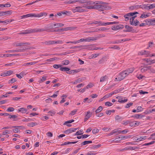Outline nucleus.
Segmentation results:
<instances>
[{"mask_svg":"<svg viewBox=\"0 0 155 155\" xmlns=\"http://www.w3.org/2000/svg\"><path fill=\"white\" fill-rule=\"evenodd\" d=\"M144 61L147 62L150 65L151 64L154 63H155V60H151L150 59H144Z\"/></svg>","mask_w":155,"mask_h":155,"instance_id":"19","label":"nucleus"},{"mask_svg":"<svg viewBox=\"0 0 155 155\" xmlns=\"http://www.w3.org/2000/svg\"><path fill=\"white\" fill-rule=\"evenodd\" d=\"M147 137L146 136H142L139 137L138 138L137 137L135 138V140L136 141H140L146 139Z\"/></svg>","mask_w":155,"mask_h":155,"instance_id":"16","label":"nucleus"},{"mask_svg":"<svg viewBox=\"0 0 155 155\" xmlns=\"http://www.w3.org/2000/svg\"><path fill=\"white\" fill-rule=\"evenodd\" d=\"M81 69H79L77 70H72L68 72H67V73L69 74L76 73L81 71Z\"/></svg>","mask_w":155,"mask_h":155,"instance_id":"18","label":"nucleus"},{"mask_svg":"<svg viewBox=\"0 0 155 155\" xmlns=\"http://www.w3.org/2000/svg\"><path fill=\"white\" fill-rule=\"evenodd\" d=\"M124 27V26L122 25H114L112 27V30L114 31L120 29H122Z\"/></svg>","mask_w":155,"mask_h":155,"instance_id":"7","label":"nucleus"},{"mask_svg":"<svg viewBox=\"0 0 155 155\" xmlns=\"http://www.w3.org/2000/svg\"><path fill=\"white\" fill-rule=\"evenodd\" d=\"M82 7L89 9H94V8H93V6H91L87 5H84Z\"/></svg>","mask_w":155,"mask_h":155,"instance_id":"40","label":"nucleus"},{"mask_svg":"<svg viewBox=\"0 0 155 155\" xmlns=\"http://www.w3.org/2000/svg\"><path fill=\"white\" fill-rule=\"evenodd\" d=\"M137 112H139L142 111L143 110V109L141 107L138 106L137 108Z\"/></svg>","mask_w":155,"mask_h":155,"instance_id":"47","label":"nucleus"},{"mask_svg":"<svg viewBox=\"0 0 155 155\" xmlns=\"http://www.w3.org/2000/svg\"><path fill=\"white\" fill-rule=\"evenodd\" d=\"M30 45L29 43H18V42H15L13 44V45L15 46H19L25 45Z\"/></svg>","mask_w":155,"mask_h":155,"instance_id":"8","label":"nucleus"},{"mask_svg":"<svg viewBox=\"0 0 155 155\" xmlns=\"http://www.w3.org/2000/svg\"><path fill=\"white\" fill-rule=\"evenodd\" d=\"M13 73V71H7L6 72L2 73L1 75V76L4 77L9 76Z\"/></svg>","mask_w":155,"mask_h":155,"instance_id":"9","label":"nucleus"},{"mask_svg":"<svg viewBox=\"0 0 155 155\" xmlns=\"http://www.w3.org/2000/svg\"><path fill=\"white\" fill-rule=\"evenodd\" d=\"M150 66H148L143 68L141 69V71L142 73L146 71L147 70L149 69L150 68Z\"/></svg>","mask_w":155,"mask_h":155,"instance_id":"32","label":"nucleus"},{"mask_svg":"<svg viewBox=\"0 0 155 155\" xmlns=\"http://www.w3.org/2000/svg\"><path fill=\"white\" fill-rule=\"evenodd\" d=\"M62 64L64 65H67L69 63V61L68 60H64L62 61Z\"/></svg>","mask_w":155,"mask_h":155,"instance_id":"50","label":"nucleus"},{"mask_svg":"<svg viewBox=\"0 0 155 155\" xmlns=\"http://www.w3.org/2000/svg\"><path fill=\"white\" fill-rule=\"evenodd\" d=\"M27 111V110L26 108H21L18 109V111L19 112H21L22 113H24L26 112Z\"/></svg>","mask_w":155,"mask_h":155,"instance_id":"30","label":"nucleus"},{"mask_svg":"<svg viewBox=\"0 0 155 155\" xmlns=\"http://www.w3.org/2000/svg\"><path fill=\"white\" fill-rule=\"evenodd\" d=\"M144 117L145 116L142 114H136L132 116V117L137 118H142Z\"/></svg>","mask_w":155,"mask_h":155,"instance_id":"21","label":"nucleus"},{"mask_svg":"<svg viewBox=\"0 0 155 155\" xmlns=\"http://www.w3.org/2000/svg\"><path fill=\"white\" fill-rule=\"evenodd\" d=\"M63 43V41L61 40H58L56 41H52V45L55 44H61Z\"/></svg>","mask_w":155,"mask_h":155,"instance_id":"38","label":"nucleus"},{"mask_svg":"<svg viewBox=\"0 0 155 155\" xmlns=\"http://www.w3.org/2000/svg\"><path fill=\"white\" fill-rule=\"evenodd\" d=\"M77 129H70L64 131V133L69 134L73 132H74Z\"/></svg>","mask_w":155,"mask_h":155,"instance_id":"22","label":"nucleus"},{"mask_svg":"<svg viewBox=\"0 0 155 155\" xmlns=\"http://www.w3.org/2000/svg\"><path fill=\"white\" fill-rule=\"evenodd\" d=\"M74 29V27H67L61 29H58L57 31H67L68 30H71Z\"/></svg>","mask_w":155,"mask_h":155,"instance_id":"10","label":"nucleus"},{"mask_svg":"<svg viewBox=\"0 0 155 155\" xmlns=\"http://www.w3.org/2000/svg\"><path fill=\"white\" fill-rule=\"evenodd\" d=\"M107 76L106 75L100 78V82H103L105 81L107 79Z\"/></svg>","mask_w":155,"mask_h":155,"instance_id":"34","label":"nucleus"},{"mask_svg":"<svg viewBox=\"0 0 155 155\" xmlns=\"http://www.w3.org/2000/svg\"><path fill=\"white\" fill-rule=\"evenodd\" d=\"M46 30L45 28H35V29H32L27 30L25 31L19 33V34L21 35V34H28L30 33L36 32H42Z\"/></svg>","mask_w":155,"mask_h":155,"instance_id":"1","label":"nucleus"},{"mask_svg":"<svg viewBox=\"0 0 155 155\" xmlns=\"http://www.w3.org/2000/svg\"><path fill=\"white\" fill-rule=\"evenodd\" d=\"M60 70L62 71H70V69L66 67H61Z\"/></svg>","mask_w":155,"mask_h":155,"instance_id":"29","label":"nucleus"},{"mask_svg":"<svg viewBox=\"0 0 155 155\" xmlns=\"http://www.w3.org/2000/svg\"><path fill=\"white\" fill-rule=\"evenodd\" d=\"M19 55L18 54H4L3 55V56H6V57H12L13 56H17V55Z\"/></svg>","mask_w":155,"mask_h":155,"instance_id":"27","label":"nucleus"},{"mask_svg":"<svg viewBox=\"0 0 155 155\" xmlns=\"http://www.w3.org/2000/svg\"><path fill=\"white\" fill-rule=\"evenodd\" d=\"M65 4H69L74 3V1H72L71 0H69L68 1H65L64 2Z\"/></svg>","mask_w":155,"mask_h":155,"instance_id":"46","label":"nucleus"},{"mask_svg":"<svg viewBox=\"0 0 155 155\" xmlns=\"http://www.w3.org/2000/svg\"><path fill=\"white\" fill-rule=\"evenodd\" d=\"M138 14V12H130L124 15V17L125 16L129 17L131 16H133L136 14Z\"/></svg>","mask_w":155,"mask_h":155,"instance_id":"13","label":"nucleus"},{"mask_svg":"<svg viewBox=\"0 0 155 155\" xmlns=\"http://www.w3.org/2000/svg\"><path fill=\"white\" fill-rule=\"evenodd\" d=\"M135 147H131V146H129V147H125V148L124 149H124V150H134L135 149Z\"/></svg>","mask_w":155,"mask_h":155,"instance_id":"37","label":"nucleus"},{"mask_svg":"<svg viewBox=\"0 0 155 155\" xmlns=\"http://www.w3.org/2000/svg\"><path fill=\"white\" fill-rule=\"evenodd\" d=\"M22 126H12V128H15V129L13 130V131L15 133H17L19 131V130H18L19 128L20 127H22Z\"/></svg>","mask_w":155,"mask_h":155,"instance_id":"15","label":"nucleus"},{"mask_svg":"<svg viewBox=\"0 0 155 155\" xmlns=\"http://www.w3.org/2000/svg\"><path fill=\"white\" fill-rule=\"evenodd\" d=\"M83 134V130H80L78 131L75 134V135H80Z\"/></svg>","mask_w":155,"mask_h":155,"instance_id":"44","label":"nucleus"},{"mask_svg":"<svg viewBox=\"0 0 155 155\" xmlns=\"http://www.w3.org/2000/svg\"><path fill=\"white\" fill-rule=\"evenodd\" d=\"M121 140L120 139V137H119L118 138H116L114 140H113L112 141V142H113L115 141L116 143H117L118 141Z\"/></svg>","mask_w":155,"mask_h":155,"instance_id":"57","label":"nucleus"},{"mask_svg":"<svg viewBox=\"0 0 155 155\" xmlns=\"http://www.w3.org/2000/svg\"><path fill=\"white\" fill-rule=\"evenodd\" d=\"M90 45H80L78 46H75L71 47V49H75L77 48H86L87 46H89Z\"/></svg>","mask_w":155,"mask_h":155,"instance_id":"24","label":"nucleus"},{"mask_svg":"<svg viewBox=\"0 0 155 155\" xmlns=\"http://www.w3.org/2000/svg\"><path fill=\"white\" fill-rule=\"evenodd\" d=\"M99 130L97 128H95L92 130V133L94 134H95L96 133H98L99 132Z\"/></svg>","mask_w":155,"mask_h":155,"instance_id":"61","label":"nucleus"},{"mask_svg":"<svg viewBox=\"0 0 155 155\" xmlns=\"http://www.w3.org/2000/svg\"><path fill=\"white\" fill-rule=\"evenodd\" d=\"M126 77L123 71L119 73L117 78H115V81H120L123 80Z\"/></svg>","mask_w":155,"mask_h":155,"instance_id":"5","label":"nucleus"},{"mask_svg":"<svg viewBox=\"0 0 155 155\" xmlns=\"http://www.w3.org/2000/svg\"><path fill=\"white\" fill-rule=\"evenodd\" d=\"M113 104L111 102L108 101L106 102L105 103V105L108 106H111Z\"/></svg>","mask_w":155,"mask_h":155,"instance_id":"56","label":"nucleus"},{"mask_svg":"<svg viewBox=\"0 0 155 155\" xmlns=\"http://www.w3.org/2000/svg\"><path fill=\"white\" fill-rule=\"evenodd\" d=\"M74 120H71L69 121H67L65 122L64 124H63L64 125H65L66 124H68V123H71L72 122H74Z\"/></svg>","mask_w":155,"mask_h":155,"instance_id":"52","label":"nucleus"},{"mask_svg":"<svg viewBox=\"0 0 155 155\" xmlns=\"http://www.w3.org/2000/svg\"><path fill=\"white\" fill-rule=\"evenodd\" d=\"M120 139L121 140L122 139H126L129 138H130L131 137L130 135L128 136H120Z\"/></svg>","mask_w":155,"mask_h":155,"instance_id":"36","label":"nucleus"},{"mask_svg":"<svg viewBox=\"0 0 155 155\" xmlns=\"http://www.w3.org/2000/svg\"><path fill=\"white\" fill-rule=\"evenodd\" d=\"M85 4H84V5H92L93 4H99V2H90V1H88V2H86L85 3Z\"/></svg>","mask_w":155,"mask_h":155,"instance_id":"26","label":"nucleus"},{"mask_svg":"<svg viewBox=\"0 0 155 155\" xmlns=\"http://www.w3.org/2000/svg\"><path fill=\"white\" fill-rule=\"evenodd\" d=\"M134 69L133 68H130L127 69L125 70V71L127 74L128 75L129 74L132 73L134 71Z\"/></svg>","mask_w":155,"mask_h":155,"instance_id":"25","label":"nucleus"},{"mask_svg":"<svg viewBox=\"0 0 155 155\" xmlns=\"http://www.w3.org/2000/svg\"><path fill=\"white\" fill-rule=\"evenodd\" d=\"M62 65H57V64H54L53 65V67L56 69H58L59 68H61V67Z\"/></svg>","mask_w":155,"mask_h":155,"instance_id":"60","label":"nucleus"},{"mask_svg":"<svg viewBox=\"0 0 155 155\" xmlns=\"http://www.w3.org/2000/svg\"><path fill=\"white\" fill-rule=\"evenodd\" d=\"M92 114V113H91L90 111H88L87 112V114L85 116V117L84 119V121H87L89 118H90Z\"/></svg>","mask_w":155,"mask_h":155,"instance_id":"14","label":"nucleus"},{"mask_svg":"<svg viewBox=\"0 0 155 155\" xmlns=\"http://www.w3.org/2000/svg\"><path fill=\"white\" fill-rule=\"evenodd\" d=\"M93 23L94 24H98L100 26H103V24L102 22H101V21H93Z\"/></svg>","mask_w":155,"mask_h":155,"instance_id":"39","label":"nucleus"},{"mask_svg":"<svg viewBox=\"0 0 155 155\" xmlns=\"http://www.w3.org/2000/svg\"><path fill=\"white\" fill-rule=\"evenodd\" d=\"M99 2L98 4H95V5H93V8H94V9H96L99 10H107L108 9L109 7L107 6L99 5V4L101 3V2Z\"/></svg>","mask_w":155,"mask_h":155,"instance_id":"2","label":"nucleus"},{"mask_svg":"<svg viewBox=\"0 0 155 155\" xmlns=\"http://www.w3.org/2000/svg\"><path fill=\"white\" fill-rule=\"evenodd\" d=\"M149 15L148 14H144V13L142 14L140 17V18H146L147 17H148Z\"/></svg>","mask_w":155,"mask_h":155,"instance_id":"48","label":"nucleus"},{"mask_svg":"<svg viewBox=\"0 0 155 155\" xmlns=\"http://www.w3.org/2000/svg\"><path fill=\"white\" fill-rule=\"evenodd\" d=\"M97 39V37H90L88 38H85V42H90L91 41L96 40Z\"/></svg>","mask_w":155,"mask_h":155,"instance_id":"12","label":"nucleus"},{"mask_svg":"<svg viewBox=\"0 0 155 155\" xmlns=\"http://www.w3.org/2000/svg\"><path fill=\"white\" fill-rule=\"evenodd\" d=\"M107 57L106 56L103 57L102 58L99 60L98 63L100 64H104L105 61H107Z\"/></svg>","mask_w":155,"mask_h":155,"instance_id":"17","label":"nucleus"},{"mask_svg":"<svg viewBox=\"0 0 155 155\" xmlns=\"http://www.w3.org/2000/svg\"><path fill=\"white\" fill-rule=\"evenodd\" d=\"M133 104V103H129L127 104L125 107V108H128L129 107L131 106H132Z\"/></svg>","mask_w":155,"mask_h":155,"instance_id":"62","label":"nucleus"},{"mask_svg":"<svg viewBox=\"0 0 155 155\" xmlns=\"http://www.w3.org/2000/svg\"><path fill=\"white\" fill-rule=\"evenodd\" d=\"M154 19H149L148 21L150 23V25H155V21H153Z\"/></svg>","mask_w":155,"mask_h":155,"instance_id":"45","label":"nucleus"},{"mask_svg":"<svg viewBox=\"0 0 155 155\" xmlns=\"http://www.w3.org/2000/svg\"><path fill=\"white\" fill-rule=\"evenodd\" d=\"M37 125V123H29L28 124V126H31L32 127H33L35 125Z\"/></svg>","mask_w":155,"mask_h":155,"instance_id":"49","label":"nucleus"},{"mask_svg":"<svg viewBox=\"0 0 155 155\" xmlns=\"http://www.w3.org/2000/svg\"><path fill=\"white\" fill-rule=\"evenodd\" d=\"M85 38H81L78 41H75L76 42V44H77V43H80V42H83V41L85 42Z\"/></svg>","mask_w":155,"mask_h":155,"instance_id":"53","label":"nucleus"},{"mask_svg":"<svg viewBox=\"0 0 155 155\" xmlns=\"http://www.w3.org/2000/svg\"><path fill=\"white\" fill-rule=\"evenodd\" d=\"M82 81L81 79L80 78H78L73 83L74 84H77L78 83H80Z\"/></svg>","mask_w":155,"mask_h":155,"instance_id":"55","label":"nucleus"},{"mask_svg":"<svg viewBox=\"0 0 155 155\" xmlns=\"http://www.w3.org/2000/svg\"><path fill=\"white\" fill-rule=\"evenodd\" d=\"M16 76L18 78L20 79L23 76V75L21 72V73L20 74H16Z\"/></svg>","mask_w":155,"mask_h":155,"instance_id":"58","label":"nucleus"},{"mask_svg":"<svg viewBox=\"0 0 155 155\" xmlns=\"http://www.w3.org/2000/svg\"><path fill=\"white\" fill-rule=\"evenodd\" d=\"M126 77L123 71L119 73L117 78H115V81H120L123 80Z\"/></svg>","mask_w":155,"mask_h":155,"instance_id":"4","label":"nucleus"},{"mask_svg":"<svg viewBox=\"0 0 155 155\" xmlns=\"http://www.w3.org/2000/svg\"><path fill=\"white\" fill-rule=\"evenodd\" d=\"M127 99H124V100H120L119 99L118 100V102L120 103H124L127 102Z\"/></svg>","mask_w":155,"mask_h":155,"instance_id":"63","label":"nucleus"},{"mask_svg":"<svg viewBox=\"0 0 155 155\" xmlns=\"http://www.w3.org/2000/svg\"><path fill=\"white\" fill-rule=\"evenodd\" d=\"M14 110V109L13 107H9L6 110L7 112H12Z\"/></svg>","mask_w":155,"mask_h":155,"instance_id":"54","label":"nucleus"},{"mask_svg":"<svg viewBox=\"0 0 155 155\" xmlns=\"http://www.w3.org/2000/svg\"><path fill=\"white\" fill-rule=\"evenodd\" d=\"M155 8V4H151L149 6H146L145 7V9H151Z\"/></svg>","mask_w":155,"mask_h":155,"instance_id":"28","label":"nucleus"},{"mask_svg":"<svg viewBox=\"0 0 155 155\" xmlns=\"http://www.w3.org/2000/svg\"><path fill=\"white\" fill-rule=\"evenodd\" d=\"M140 53L141 55H147L149 54V52L144 50L143 51H141L140 52Z\"/></svg>","mask_w":155,"mask_h":155,"instance_id":"35","label":"nucleus"},{"mask_svg":"<svg viewBox=\"0 0 155 155\" xmlns=\"http://www.w3.org/2000/svg\"><path fill=\"white\" fill-rule=\"evenodd\" d=\"M37 62L26 63L24 64V65H25V66L27 65H33L35 64Z\"/></svg>","mask_w":155,"mask_h":155,"instance_id":"42","label":"nucleus"},{"mask_svg":"<svg viewBox=\"0 0 155 155\" xmlns=\"http://www.w3.org/2000/svg\"><path fill=\"white\" fill-rule=\"evenodd\" d=\"M125 28L127 29V30H126V31L130 32L132 31V27H130L127 25H126L125 26Z\"/></svg>","mask_w":155,"mask_h":155,"instance_id":"31","label":"nucleus"},{"mask_svg":"<svg viewBox=\"0 0 155 155\" xmlns=\"http://www.w3.org/2000/svg\"><path fill=\"white\" fill-rule=\"evenodd\" d=\"M92 143V141H88V140H86L84 141L82 143H81V146H82L83 145H86L87 144L90 143Z\"/></svg>","mask_w":155,"mask_h":155,"instance_id":"33","label":"nucleus"},{"mask_svg":"<svg viewBox=\"0 0 155 155\" xmlns=\"http://www.w3.org/2000/svg\"><path fill=\"white\" fill-rule=\"evenodd\" d=\"M64 25V24L60 23H57L54 24V28H57L61 27Z\"/></svg>","mask_w":155,"mask_h":155,"instance_id":"23","label":"nucleus"},{"mask_svg":"<svg viewBox=\"0 0 155 155\" xmlns=\"http://www.w3.org/2000/svg\"><path fill=\"white\" fill-rule=\"evenodd\" d=\"M11 5L9 3H6L5 4H3V8L5 7H9L11 6Z\"/></svg>","mask_w":155,"mask_h":155,"instance_id":"64","label":"nucleus"},{"mask_svg":"<svg viewBox=\"0 0 155 155\" xmlns=\"http://www.w3.org/2000/svg\"><path fill=\"white\" fill-rule=\"evenodd\" d=\"M103 109V107L101 106L99 107L95 111L96 114L98 113L101 111Z\"/></svg>","mask_w":155,"mask_h":155,"instance_id":"41","label":"nucleus"},{"mask_svg":"<svg viewBox=\"0 0 155 155\" xmlns=\"http://www.w3.org/2000/svg\"><path fill=\"white\" fill-rule=\"evenodd\" d=\"M44 14H45V13H41L40 14H27V16L28 17H40L42 16Z\"/></svg>","mask_w":155,"mask_h":155,"instance_id":"6","label":"nucleus"},{"mask_svg":"<svg viewBox=\"0 0 155 155\" xmlns=\"http://www.w3.org/2000/svg\"><path fill=\"white\" fill-rule=\"evenodd\" d=\"M21 48H23V49H18L15 50V52H23L25 50L31 49V47H29L28 46H26L25 47H24V48L22 47Z\"/></svg>","mask_w":155,"mask_h":155,"instance_id":"11","label":"nucleus"},{"mask_svg":"<svg viewBox=\"0 0 155 155\" xmlns=\"http://www.w3.org/2000/svg\"><path fill=\"white\" fill-rule=\"evenodd\" d=\"M77 110L76 109L74 110L71 112L69 114V115H73L75 114V113L77 112Z\"/></svg>","mask_w":155,"mask_h":155,"instance_id":"59","label":"nucleus"},{"mask_svg":"<svg viewBox=\"0 0 155 155\" xmlns=\"http://www.w3.org/2000/svg\"><path fill=\"white\" fill-rule=\"evenodd\" d=\"M134 127H136L137 126H138L140 124V122L138 121H134Z\"/></svg>","mask_w":155,"mask_h":155,"instance_id":"51","label":"nucleus"},{"mask_svg":"<svg viewBox=\"0 0 155 155\" xmlns=\"http://www.w3.org/2000/svg\"><path fill=\"white\" fill-rule=\"evenodd\" d=\"M71 10L74 13H75L76 12L81 13L86 12L85 9L82 8V7L81 6H77L74 8H72Z\"/></svg>","mask_w":155,"mask_h":155,"instance_id":"3","label":"nucleus"},{"mask_svg":"<svg viewBox=\"0 0 155 155\" xmlns=\"http://www.w3.org/2000/svg\"><path fill=\"white\" fill-rule=\"evenodd\" d=\"M74 1V2H79L81 3H84L86 2V0H75Z\"/></svg>","mask_w":155,"mask_h":155,"instance_id":"43","label":"nucleus"},{"mask_svg":"<svg viewBox=\"0 0 155 155\" xmlns=\"http://www.w3.org/2000/svg\"><path fill=\"white\" fill-rule=\"evenodd\" d=\"M43 45H52V41H46L41 42Z\"/></svg>","mask_w":155,"mask_h":155,"instance_id":"20","label":"nucleus"}]
</instances>
